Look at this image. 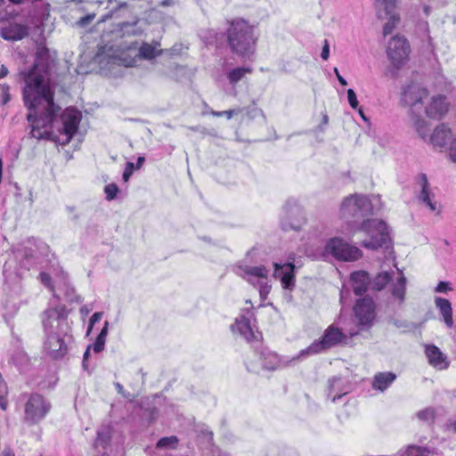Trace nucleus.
Wrapping results in <instances>:
<instances>
[{"label": "nucleus", "instance_id": "obj_35", "mask_svg": "<svg viewBox=\"0 0 456 456\" xmlns=\"http://www.w3.org/2000/svg\"><path fill=\"white\" fill-rule=\"evenodd\" d=\"M109 322L106 321L100 334L97 336L95 342L93 345V349L95 353H101L104 349L106 337L108 334Z\"/></svg>", "mask_w": 456, "mask_h": 456}, {"label": "nucleus", "instance_id": "obj_42", "mask_svg": "<svg viewBox=\"0 0 456 456\" xmlns=\"http://www.w3.org/2000/svg\"><path fill=\"white\" fill-rule=\"evenodd\" d=\"M178 443L176 436H167L160 438L157 443L158 448H175Z\"/></svg>", "mask_w": 456, "mask_h": 456}, {"label": "nucleus", "instance_id": "obj_7", "mask_svg": "<svg viewBox=\"0 0 456 456\" xmlns=\"http://www.w3.org/2000/svg\"><path fill=\"white\" fill-rule=\"evenodd\" d=\"M51 407V403L42 395L30 394L24 404V423L29 426L39 423L45 418Z\"/></svg>", "mask_w": 456, "mask_h": 456}, {"label": "nucleus", "instance_id": "obj_3", "mask_svg": "<svg viewBox=\"0 0 456 456\" xmlns=\"http://www.w3.org/2000/svg\"><path fill=\"white\" fill-rule=\"evenodd\" d=\"M67 318L68 310L63 305L48 308L43 314L42 322L46 337L45 348L54 359L62 357L68 350L63 339L69 330Z\"/></svg>", "mask_w": 456, "mask_h": 456}, {"label": "nucleus", "instance_id": "obj_47", "mask_svg": "<svg viewBox=\"0 0 456 456\" xmlns=\"http://www.w3.org/2000/svg\"><path fill=\"white\" fill-rule=\"evenodd\" d=\"M39 277H40V281L45 286L47 287L48 289H50L51 290H53V283H52V278L50 276V274L46 273H41L39 274Z\"/></svg>", "mask_w": 456, "mask_h": 456}, {"label": "nucleus", "instance_id": "obj_55", "mask_svg": "<svg viewBox=\"0 0 456 456\" xmlns=\"http://www.w3.org/2000/svg\"><path fill=\"white\" fill-rule=\"evenodd\" d=\"M329 56H330V45H329L328 40H325L324 45H323L322 53H321V57L326 61V60H328Z\"/></svg>", "mask_w": 456, "mask_h": 456}, {"label": "nucleus", "instance_id": "obj_37", "mask_svg": "<svg viewBox=\"0 0 456 456\" xmlns=\"http://www.w3.org/2000/svg\"><path fill=\"white\" fill-rule=\"evenodd\" d=\"M387 15L388 16V20L383 27L384 36L390 35L400 22V16L397 13L392 12Z\"/></svg>", "mask_w": 456, "mask_h": 456}, {"label": "nucleus", "instance_id": "obj_29", "mask_svg": "<svg viewBox=\"0 0 456 456\" xmlns=\"http://www.w3.org/2000/svg\"><path fill=\"white\" fill-rule=\"evenodd\" d=\"M391 274L388 272H382L376 275L371 282V289L374 290H382L391 281Z\"/></svg>", "mask_w": 456, "mask_h": 456}, {"label": "nucleus", "instance_id": "obj_26", "mask_svg": "<svg viewBox=\"0 0 456 456\" xmlns=\"http://www.w3.org/2000/svg\"><path fill=\"white\" fill-rule=\"evenodd\" d=\"M435 449H428L427 447L409 445L405 452L401 453L399 456H428L435 454Z\"/></svg>", "mask_w": 456, "mask_h": 456}, {"label": "nucleus", "instance_id": "obj_34", "mask_svg": "<svg viewBox=\"0 0 456 456\" xmlns=\"http://www.w3.org/2000/svg\"><path fill=\"white\" fill-rule=\"evenodd\" d=\"M109 322L106 321L100 334L97 336L95 342L93 345V349L95 353H101L104 349L106 337L108 334Z\"/></svg>", "mask_w": 456, "mask_h": 456}, {"label": "nucleus", "instance_id": "obj_19", "mask_svg": "<svg viewBox=\"0 0 456 456\" xmlns=\"http://www.w3.org/2000/svg\"><path fill=\"white\" fill-rule=\"evenodd\" d=\"M1 37L8 41L21 40L28 35V28L21 24H10L0 31Z\"/></svg>", "mask_w": 456, "mask_h": 456}, {"label": "nucleus", "instance_id": "obj_9", "mask_svg": "<svg viewBox=\"0 0 456 456\" xmlns=\"http://www.w3.org/2000/svg\"><path fill=\"white\" fill-rule=\"evenodd\" d=\"M325 252L338 260L355 261L362 257V251L338 237L331 238L325 246Z\"/></svg>", "mask_w": 456, "mask_h": 456}, {"label": "nucleus", "instance_id": "obj_16", "mask_svg": "<svg viewBox=\"0 0 456 456\" xmlns=\"http://www.w3.org/2000/svg\"><path fill=\"white\" fill-rule=\"evenodd\" d=\"M350 384L340 377H332L328 380L327 396L332 402H336L350 392Z\"/></svg>", "mask_w": 456, "mask_h": 456}, {"label": "nucleus", "instance_id": "obj_59", "mask_svg": "<svg viewBox=\"0 0 456 456\" xmlns=\"http://www.w3.org/2000/svg\"><path fill=\"white\" fill-rule=\"evenodd\" d=\"M23 255L26 258H34V251L30 248L25 247L23 249Z\"/></svg>", "mask_w": 456, "mask_h": 456}, {"label": "nucleus", "instance_id": "obj_30", "mask_svg": "<svg viewBox=\"0 0 456 456\" xmlns=\"http://www.w3.org/2000/svg\"><path fill=\"white\" fill-rule=\"evenodd\" d=\"M159 46V43H156L155 45H150L148 43H144L140 47V54L144 59H153L156 56L159 55L161 53V50H159L157 47Z\"/></svg>", "mask_w": 456, "mask_h": 456}, {"label": "nucleus", "instance_id": "obj_56", "mask_svg": "<svg viewBox=\"0 0 456 456\" xmlns=\"http://www.w3.org/2000/svg\"><path fill=\"white\" fill-rule=\"evenodd\" d=\"M445 429L447 431L456 433V420L455 419H448L445 423Z\"/></svg>", "mask_w": 456, "mask_h": 456}, {"label": "nucleus", "instance_id": "obj_49", "mask_svg": "<svg viewBox=\"0 0 456 456\" xmlns=\"http://www.w3.org/2000/svg\"><path fill=\"white\" fill-rule=\"evenodd\" d=\"M102 315H103V314L102 312H96V313H94L91 316L90 321H89V326H88V330H87V334L92 330L93 326L94 325V323H96V322L101 321Z\"/></svg>", "mask_w": 456, "mask_h": 456}, {"label": "nucleus", "instance_id": "obj_60", "mask_svg": "<svg viewBox=\"0 0 456 456\" xmlns=\"http://www.w3.org/2000/svg\"><path fill=\"white\" fill-rule=\"evenodd\" d=\"M8 69L4 65H0V79L7 76Z\"/></svg>", "mask_w": 456, "mask_h": 456}, {"label": "nucleus", "instance_id": "obj_6", "mask_svg": "<svg viewBox=\"0 0 456 456\" xmlns=\"http://www.w3.org/2000/svg\"><path fill=\"white\" fill-rule=\"evenodd\" d=\"M346 336L343 331L332 325H330L320 339L314 340L308 347L299 352V357L317 354L325 352L341 343L346 342Z\"/></svg>", "mask_w": 456, "mask_h": 456}, {"label": "nucleus", "instance_id": "obj_41", "mask_svg": "<svg viewBox=\"0 0 456 456\" xmlns=\"http://www.w3.org/2000/svg\"><path fill=\"white\" fill-rule=\"evenodd\" d=\"M376 4L379 7L383 8L386 14H391L395 12L396 0H376Z\"/></svg>", "mask_w": 456, "mask_h": 456}, {"label": "nucleus", "instance_id": "obj_39", "mask_svg": "<svg viewBox=\"0 0 456 456\" xmlns=\"http://www.w3.org/2000/svg\"><path fill=\"white\" fill-rule=\"evenodd\" d=\"M8 387L6 382L4 380L2 374L0 373V408L4 411L8 406Z\"/></svg>", "mask_w": 456, "mask_h": 456}, {"label": "nucleus", "instance_id": "obj_64", "mask_svg": "<svg viewBox=\"0 0 456 456\" xmlns=\"http://www.w3.org/2000/svg\"><path fill=\"white\" fill-rule=\"evenodd\" d=\"M90 348H91V346H88L86 352L84 353L83 360H86V361L88 360V357L90 356Z\"/></svg>", "mask_w": 456, "mask_h": 456}, {"label": "nucleus", "instance_id": "obj_18", "mask_svg": "<svg viewBox=\"0 0 456 456\" xmlns=\"http://www.w3.org/2000/svg\"><path fill=\"white\" fill-rule=\"evenodd\" d=\"M448 104L445 97L442 95L435 96L426 108L428 117L440 119L447 112Z\"/></svg>", "mask_w": 456, "mask_h": 456}, {"label": "nucleus", "instance_id": "obj_17", "mask_svg": "<svg viewBox=\"0 0 456 456\" xmlns=\"http://www.w3.org/2000/svg\"><path fill=\"white\" fill-rule=\"evenodd\" d=\"M425 354L428 363L437 370H445L449 366L447 356L435 345H427Z\"/></svg>", "mask_w": 456, "mask_h": 456}, {"label": "nucleus", "instance_id": "obj_23", "mask_svg": "<svg viewBox=\"0 0 456 456\" xmlns=\"http://www.w3.org/2000/svg\"><path fill=\"white\" fill-rule=\"evenodd\" d=\"M350 278L354 293L356 296L363 295L366 292L367 285L369 284L368 273L364 271L354 272L351 273Z\"/></svg>", "mask_w": 456, "mask_h": 456}, {"label": "nucleus", "instance_id": "obj_21", "mask_svg": "<svg viewBox=\"0 0 456 456\" xmlns=\"http://www.w3.org/2000/svg\"><path fill=\"white\" fill-rule=\"evenodd\" d=\"M419 184L421 188L419 200L425 203L431 211H435L436 209V202L432 200L434 194L430 191L428 177L425 174H420L419 175Z\"/></svg>", "mask_w": 456, "mask_h": 456}, {"label": "nucleus", "instance_id": "obj_27", "mask_svg": "<svg viewBox=\"0 0 456 456\" xmlns=\"http://www.w3.org/2000/svg\"><path fill=\"white\" fill-rule=\"evenodd\" d=\"M111 438V430L109 427H102L97 431V436L94 441V446L99 447L102 446L105 448Z\"/></svg>", "mask_w": 456, "mask_h": 456}, {"label": "nucleus", "instance_id": "obj_57", "mask_svg": "<svg viewBox=\"0 0 456 456\" xmlns=\"http://www.w3.org/2000/svg\"><path fill=\"white\" fill-rule=\"evenodd\" d=\"M241 111V109L228 110L223 111V116H226L228 119L232 118L234 114H238Z\"/></svg>", "mask_w": 456, "mask_h": 456}, {"label": "nucleus", "instance_id": "obj_63", "mask_svg": "<svg viewBox=\"0 0 456 456\" xmlns=\"http://www.w3.org/2000/svg\"><path fill=\"white\" fill-rule=\"evenodd\" d=\"M175 4L174 0H163L161 3H160V5L161 6H171Z\"/></svg>", "mask_w": 456, "mask_h": 456}, {"label": "nucleus", "instance_id": "obj_22", "mask_svg": "<svg viewBox=\"0 0 456 456\" xmlns=\"http://www.w3.org/2000/svg\"><path fill=\"white\" fill-rule=\"evenodd\" d=\"M396 379V374L392 371L378 372L372 380V388L384 392Z\"/></svg>", "mask_w": 456, "mask_h": 456}, {"label": "nucleus", "instance_id": "obj_51", "mask_svg": "<svg viewBox=\"0 0 456 456\" xmlns=\"http://www.w3.org/2000/svg\"><path fill=\"white\" fill-rule=\"evenodd\" d=\"M449 156L452 161L456 163V136L451 142Z\"/></svg>", "mask_w": 456, "mask_h": 456}, {"label": "nucleus", "instance_id": "obj_48", "mask_svg": "<svg viewBox=\"0 0 456 456\" xmlns=\"http://www.w3.org/2000/svg\"><path fill=\"white\" fill-rule=\"evenodd\" d=\"M451 290H452V288L447 281H440L435 289L437 293H446Z\"/></svg>", "mask_w": 456, "mask_h": 456}, {"label": "nucleus", "instance_id": "obj_28", "mask_svg": "<svg viewBox=\"0 0 456 456\" xmlns=\"http://www.w3.org/2000/svg\"><path fill=\"white\" fill-rule=\"evenodd\" d=\"M406 286V278L403 275H401L397 281L393 285L392 288V295L394 297L397 298L400 303L403 302L405 296V288Z\"/></svg>", "mask_w": 456, "mask_h": 456}, {"label": "nucleus", "instance_id": "obj_1", "mask_svg": "<svg viewBox=\"0 0 456 456\" xmlns=\"http://www.w3.org/2000/svg\"><path fill=\"white\" fill-rule=\"evenodd\" d=\"M372 211L373 206L370 199L357 193L346 197L339 208L340 217L352 222L348 224L349 233L363 232L367 235L368 239L362 242L363 248L372 250L379 248L388 249L391 247V238L387 224L379 219H365L372 215Z\"/></svg>", "mask_w": 456, "mask_h": 456}, {"label": "nucleus", "instance_id": "obj_54", "mask_svg": "<svg viewBox=\"0 0 456 456\" xmlns=\"http://www.w3.org/2000/svg\"><path fill=\"white\" fill-rule=\"evenodd\" d=\"M391 323L398 328V329H407L410 327V324L407 322H404V321H401V320H397V319H393L391 321Z\"/></svg>", "mask_w": 456, "mask_h": 456}, {"label": "nucleus", "instance_id": "obj_52", "mask_svg": "<svg viewBox=\"0 0 456 456\" xmlns=\"http://www.w3.org/2000/svg\"><path fill=\"white\" fill-rule=\"evenodd\" d=\"M30 136L40 140L44 138V134L37 126L31 125Z\"/></svg>", "mask_w": 456, "mask_h": 456}, {"label": "nucleus", "instance_id": "obj_5", "mask_svg": "<svg viewBox=\"0 0 456 456\" xmlns=\"http://www.w3.org/2000/svg\"><path fill=\"white\" fill-rule=\"evenodd\" d=\"M235 273L253 287L257 288L262 300L266 299L271 290V285L268 281L269 271L265 265L251 266L240 263L235 266Z\"/></svg>", "mask_w": 456, "mask_h": 456}, {"label": "nucleus", "instance_id": "obj_20", "mask_svg": "<svg viewBox=\"0 0 456 456\" xmlns=\"http://www.w3.org/2000/svg\"><path fill=\"white\" fill-rule=\"evenodd\" d=\"M451 139V130L444 124H441L433 131L428 142L435 147L444 148Z\"/></svg>", "mask_w": 456, "mask_h": 456}, {"label": "nucleus", "instance_id": "obj_2", "mask_svg": "<svg viewBox=\"0 0 456 456\" xmlns=\"http://www.w3.org/2000/svg\"><path fill=\"white\" fill-rule=\"evenodd\" d=\"M20 76L24 82V105L31 111L27 115V120L35 125L38 121L37 112L42 110V126L51 125L61 108L53 102L48 70L44 66L35 64L28 71H21Z\"/></svg>", "mask_w": 456, "mask_h": 456}, {"label": "nucleus", "instance_id": "obj_44", "mask_svg": "<svg viewBox=\"0 0 456 456\" xmlns=\"http://www.w3.org/2000/svg\"><path fill=\"white\" fill-rule=\"evenodd\" d=\"M10 87L7 85H0V97L1 103L5 105L11 100V95L9 94Z\"/></svg>", "mask_w": 456, "mask_h": 456}, {"label": "nucleus", "instance_id": "obj_43", "mask_svg": "<svg viewBox=\"0 0 456 456\" xmlns=\"http://www.w3.org/2000/svg\"><path fill=\"white\" fill-rule=\"evenodd\" d=\"M118 191V188L117 184H115V183H110V184L106 185L104 188V192L106 194V199L108 200H111L115 199Z\"/></svg>", "mask_w": 456, "mask_h": 456}, {"label": "nucleus", "instance_id": "obj_13", "mask_svg": "<svg viewBox=\"0 0 456 456\" xmlns=\"http://www.w3.org/2000/svg\"><path fill=\"white\" fill-rule=\"evenodd\" d=\"M428 96V91L418 83H411L403 87L401 102L407 106H415Z\"/></svg>", "mask_w": 456, "mask_h": 456}, {"label": "nucleus", "instance_id": "obj_33", "mask_svg": "<svg viewBox=\"0 0 456 456\" xmlns=\"http://www.w3.org/2000/svg\"><path fill=\"white\" fill-rule=\"evenodd\" d=\"M109 322L106 321L100 334L97 336L95 342L93 345V349L95 353H101L104 349L106 337L108 334Z\"/></svg>", "mask_w": 456, "mask_h": 456}, {"label": "nucleus", "instance_id": "obj_4", "mask_svg": "<svg viewBox=\"0 0 456 456\" xmlns=\"http://www.w3.org/2000/svg\"><path fill=\"white\" fill-rule=\"evenodd\" d=\"M227 41L231 51L241 58H250L256 51L257 37L255 28L244 19H234L227 29Z\"/></svg>", "mask_w": 456, "mask_h": 456}, {"label": "nucleus", "instance_id": "obj_25", "mask_svg": "<svg viewBox=\"0 0 456 456\" xmlns=\"http://www.w3.org/2000/svg\"><path fill=\"white\" fill-rule=\"evenodd\" d=\"M234 328L248 342L256 338L251 327L250 321L246 316L242 315L237 319L234 326H232V329Z\"/></svg>", "mask_w": 456, "mask_h": 456}, {"label": "nucleus", "instance_id": "obj_62", "mask_svg": "<svg viewBox=\"0 0 456 456\" xmlns=\"http://www.w3.org/2000/svg\"><path fill=\"white\" fill-rule=\"evenodd\" d=\"M67 210L69 212V213H72L74 214L73 216V220H77L79 218V216L76 213V209L74 207H67Z\"/></svg>", "mask_w": 456, "mask_h": 456}, {"label": "nucleus", "instance_id": "obj_8", "mask_svg": "<svg viewBox=\"0 0 456 456\" xmlns=\"http://www.w3.org/2000/svg\"><path fill=\"white\" fill-rule=\"evenodd\" d=\"M410 53L411 46L404 37L396 35L389 40L387 47V56L396 70L401 69L405 65Z\"/></svg>", "mask_w": 456, "mask_h": 456}, {"label": "nucleus", "instance_id": "obj_38", "mask_svg": "<svg viewBox=\"0 0 456 456\" xmlns=\"http://www.w3.org/2000/svg\"><path fill=\"white\" fill-rule=\"evenodd\" d=\"M252 69L250 68H236L232 69L228 73V79L231 84H236L239 82L247 73H250Z\"/></svg>", "mask_w": 456, "mask_h": 456}, {"label": "nucleus", "instance_id": "obj_32", "mask_svg": "<svg viewBox=\"0 0 456 456\" xmlns=\"http://www.w3.org/2000/svg\"><path fill=\"white\" fill-rule=\"evenodd\" d=\"M109 322L106 321L100 334L97 336L95 342L93 345V349L95 353H101L104 349L106 337L108 334Z\"/></svg>", "mask_w": 456, "mask_h": 456}, {"label": "nucleus", "instance_id": "obj_58", "mask_svg": "<svg viewBox=\"0 0 456 456\" xmlns=\"http://www.w3.org/2000/svg\"><path fill=\"white\" fill-rule=\"evenodd\" d=\"M334 73L338 78V80L339 81V83L342 85V86H346L347 85V82L346 80L339 74V71L338 69V68H334Z\"/></svg>", "mask_w": 456, "mask_h": 456}, {"label": "nucleus", "instance_id": "obj_24", "mask_svg": "<svg viewBox=\"0 0 456 456\" xmlns=\"http://www.w3.org/2000/svg\"><path fill=\"white\" fill-rule=\"evenodd\" d=\"M435 304L436 308L439 309L441 315L444 318V322L448 328H452L453 318H452V308L451 302L443 297H436Z\"/></svg>", "mask_w": 456, "mask_h": 456}, {"label": "nucleus", "instance_id": "obj_12", "mask_svg": "<svg viewBox=\"0 0 456 456\" xmlns=\"http://www.w3.org/2000/svg\"><path fill=\"white\" fill-rule=\"evenodd\" d=\"M81 117L80 111L75 108H67L61 114V120L63 124L62 134L66 137L62 142V144L69 143L73 135L77 133L81 121Z\"/></svg>", "mask_w": 456, "mask_h": 456}, {"label": "nucleus", "instance_id": "obj_61", "mask_svg": "<svg viewBox=\"0 0 456 456\" xmlns=\"http://www.w3.org/2000/svg\"><path fill=\"white\" fill-rule=\"evenodd\" d=\"M144 161H145L144 157H138L137 161H136V166H134V168L140 169L141 167L143 165Z\"/></svg>", "mask_w": 456, "mask_h": 456}, {"label": "nucleus", "instance_id": "obj_36", "mask_svg": "<svg viewBox=\"0 0 456 456\" xmlns=\"http://www.w3.org/2000/svg\"><path fill=\"white\" fill-rule=\"evenodd\" d=\"M11 360L20 370L26 368L29 362V358L23 350L16 351Z\"/></svg>", "mask_w": 456, "mask_h": 456}, {"label": "nucleus", "instance_id": "obj_53", "mask_svg": "<svg viewBox=\"0 0 456 456\" xmlns=\"http://www.w3.org/2000/svg\"><path fill=\"white\" fill-rule=\"evenodd\" d=\"M95 17V14H88L86 16L82 17L78 21L77 24L81 27H85L88 25Z\"/></svg>", "mask_w": 456, "mask_h": 456}, {"label": "nucleus", "instance_id": "obj_14", "mask_svg": "<svg viewBox=\"0 0 456 456\" xmlns=\"http://www.w3.org/2000/svg\"><path fill=\"white\" fill-rule=\"evenodd\" d=\"M305 219L303 211L297 206L286 207V215L281 221V228L284 231H298L305 224Z\"/></svg>", "mask_w": 456, "mask_h": 456}, {"label": "nucleus", "instance_id": "obj_15", "mask_svg": "<svg viewBox=\"0 0 456 456\" xmlns=\"http://www.w3.org/2000/svg\"><path fill=\"white\" fill-rule=\"evenodd\" d=\"M274 276L281 279L284 289H292L295 287V265L292 263L283 265L274 263Z\"/></svg>", "mask_w": 456, "mask_h": 456}, {"label": "nucleus", "instance_id": "obj_10", "mask_svg": "<svg viewBox=\"0 0 456 456\" xmlns=\"http://www.w3.org/2000/svg\"><path fill=\"white\" fill-rule=\"evenodd\" d=\"M256 353L262 362V368L268 370L292 366L304 358L299 357V353L291 358L281 357L267 348H261L256 350Z\"/></svg>", "mask_w": 456, "mask_h": 456}, {"label": "nucleus", "instance_id": "obj_50", "mask_svg": "<svg viewBox=\"0 0 456 456\" xmlns=\"http://www.w3.org/2000/svg\"><path fill=\"white\" fill-rule=\"evenodd\" d=\"M66 299L70 302L80 301V297L75 295L74 289L69 288V286H67Z\"/></svg>", "mask_w": 456, "mask_h": 456}, {"label": "nucleus", "instance_id": "obj_45", "mask_svg": "<svg viewBox=\"0 0 456 456\" xmlns=\"http://www.w3.org/2000/svg\"><path fill=\"white\" fill-rule=\"evenodd\" d=\"M347 100L352 109H356L359 105L356 94L353 89L347 90Z\"/></svg>", "mask_w": 456, "mask_h": 456}, {"label": "nucleus", "instance_id": "obj_31", "mask_svg": "<svg viewBox=\"0 0 456 456\" xmlns=\"http://www.w3.org/2000/svg\"><path fill=\"white\" fill-rule=\"evenodd\" d=\"M412 120H413L416 131L418 132L419 136L421 138H423L424 140L428 139L430 135L428 134L429 127H428V122L418 116H414L412 118Z\"/></svg>", "mask_w": 456, "mask_h": 456}, {"label": "nucleus", "instance_id": "obj_40", "mask_svg": "<svg viewBox=\"0 0 456 456\" xmlns=\"http://www.w3.org/2000/svg\"><path fill=\"white\" fill-rule=\"evenodd\" d=\"M436 417V412L433 408H426L417 412V418L428 424H432L434 422Z\"/></svg>", "mask_w": 456, "mask_h": 456}, {"label": "nucleus", "instance_id": "obj_46", "mask_svg": "<svg viewBox=\"0 0 456 456\" xmlns=\"http://www.w3.org/2000/svg\"><path fill=\"white\" fill-rule=\"evenodd\" d=\"M134 170V164L132 162H127L126 165L125 170L123 172V175H122L123 180L125 182H127L130 179Z\"/></svg>", "mask_w": 456, "mask_h": 456}, {"label": "nucleus", "instance_id": "obj_11", "mask_svg": "<svg viewBox=\"0 0 456 456\" xmlns=\"http://www.w3.org/2000/svg\"><path fill=\"white\" fill-rule=\"evenodd\" d=\"M354 311L358 320V324L362 330L369 329L372 326L376 315L375 304L372 298L363 297L357 300Z\"/></svg>", "mask_w": 456, "mask_h": 456}]
</instances>
